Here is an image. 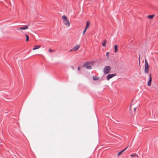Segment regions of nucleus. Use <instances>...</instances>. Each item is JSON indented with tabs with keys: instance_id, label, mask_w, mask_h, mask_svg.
<instances>
[{
	"instance_id": "f257e3e1",
	"label": "nucleus",
	"mask_w": 158,
	"mask_h": 158,
	"mask_svg": "<svg viewBox=\"0 0 158 158\" xmlns=\"http://www.w3.org/2000/svg\"><path fill=\"white\" fill-rule=\"evenodd\" d=\"M62 19L63 20L64 23L68 27L70 26V23L67 19V17L65 15H63L62 18Z\"/></svg>"
},
{
	"instance_id": "f03ea898",
	"label": "nucleus",
	"mask_w": 158,
	"mask_h": 158,
	"mask_svg": "<svg viewBox=\"0 0 158 158\" xmlns=\"http://www.w3.org/2000/svg\"><path fill=\"white\" fill-rule=\"evenodd\" d=\"M111 70L110 67L109 66H106L103 69V72L105 74L109 73Z\"/></svg>"
},
{
	"instance_id": "7ed1b4c3",
	"label": "nucleus",
	"mask_w": 158,
	"mask_h": 158,
	"mask_svg": "<svg viewBox=\"0 0 158 158\" xmlns=\"http://www.w3.org/2000/svg\"><path fill=\"white\" fill-rule=\"evenodd\" d=\"M149 66L146 60H145V69L144 72L145 73H148L149 70Z\"/></svg>"
},
{
	"instance_id": "20e7f679",
	"label": "nucleus",
	"mask_w": 158,
	"mask_h": 158,
	"mask_svg": "<svg viewBox=\"0 0 158 158\" xmlns=\"http://www.w3.org/2000/svg\"><path fill=\"white\" fill-rule=\"evenodd\" d=\"M89 61L86 62L84 64V67H85L87 69H92V67L90 65H89Z\"/></svg>"
},
{
	"instance_id": "39448f33",
	"label": "nucleus",
	"mask_w": 158,
	"mask_h": 158,
	"mask_svg": "<svg viewBox=\"0 0 158 158\" xmlns=\"http://www.w3.org/2000/svg\"><path fill=\"white\" fill-rule=\"evenodd\" d=\"M116 75V73L112 74H108L106 78L107 80H109L113 77H114Z\"/></svg>"
},
{
	"instance_id": "423d86ee",
	"label": "nucleus",
	"mask_w": 158,
	"mask_h": 158,
	"mask_svg": "<svg viewBox=\"0 0 158 158\" xmlns=\"http://www.w3.org/2000/svg\"><path fill=\"white\" fill-rule=\"evenodd\" d=\"M80 47L79 45H77L75 46L72 49L70 50L69 52L75 51L77 50Z\"/></svg>"
},
{
	"instance_id": "0eeeda50",
	"label": "nucleus",
	"mask_w": 158,
	"mask_h": 158,
	"mask_svg": "<svg viewBox=\"0 0 158 158\" xmlns=\"http://www.w3.org/2000/svg\"><path fill=\"white\" fill-rule=\"evenodd\" d=\"M151 74H150L149 75V80L148 83V86H150L151 85V82L152 81V78L151 77Z\"/></svg>"
},
{
	"instance_id": "6e6552de",
	"label": "nucleus",
	"mask_w": 158,
	"mask_h": 158,
	"mask_svg": "<svg viewBox=\"0 0 158 158\" xmlns=\"http://www.w3.org/2000/svg\"><path fill=\"white\" fill-rule=\"evenodd\" d=\"M128 147V146H127L122 151L120 152H118L117 154V156L118 157L119 155H120L123 152H124L126 149H127Z\"/></svg>"
},
{
	"instance_id": "1a4fd4ad",
	"label": "nucleus",
	"mask_w": 158,
	"mask_h": 158,
	"mask_svg": "<svg viewBox=\"0 0 158 158\" xmlns=\"http://www.w3.org/2000/svg\"><path fill=\"white\" fill-rule=\"evenodd\" d=\"M28 28V26L27 25H26V26H24V27H20L19 28V29L20 30H25L26 29H27Z\"/></svg>"
},
{
	"instance_id": "9d476101",
	"label": "nucleus",
	"mask_w": 158,
	"mask_h": 158,
	"mask_svg": "<svg viewBox=\"0 0 158 158\" xmlns=\"http://www.w3.org/2000/svg\"><path fill=\"white\" fill-rule=\"evenodd\" d=\"M107 41L104 40H103V41L102 42V45L103 46L105 47L106 46V44L107 43Z\"/></svg>"
},
{
	"instance_id": "9b49d317",
	"label": "nucleus",
	"mask_w": 158,
	"mask_h": 158,
	"mask_svg": "<svg viewBox=\"0 0 158 158\" xmlns=\"http://www.w3.org/2000/svg\"><path fill=\"white\" fill-rule=\"evenodd\" d=\"M41 47V46L40 45H35L33 48V50H34L35 49H38L40 48Z\"/></svg>"
},
{
	"instance_id": "f8f14e48",
	"label": "nucleus",
	"mask_w": 158,
	"mask_h": 158,
	"mask_svg": "<svg viewBox=\"0 0 158 158\" xmlns=\"http://www.w3.org/2000/svg\"><path fill=\"white\" fill-rule=\"evenodd\" d=\"M90 25V23L89 21H87L86 22V26L85 27V28L86 29H87V28L89 27Z\"/></svg>"
},
{
	"instance_id": "ddd939ff",
	"label": "nucleus",
	"mask_w": 158,
	"mask_h": 158,
	"mask_svg": "<svg viewBox=\"0 0 158 158\" xmlns=\"http://www.w3.org/2000/svg\"><path fill=\"white\" fill-rule=\"evenodd\" d=\"M131 157H135L137 158L139 157L138 155L135 153L133 155H131Z\"/></svg>"
},
{
	"instance_id": "4468645a",
	"label": "nucleus",
	"mask_w": 158,
	"mask_h": 158,
	"mask_svg": "<svg viewBox=\"0 0 158 158\" xmlns=\"http://www.w3.org/2000/svg\"><path fill=\"white\" fill-rule=\"evenodd\" d=\"M93 79L95 81L98 80L99 79V77L94 76L93 77Z\"/></svg>"
},
{
	"instance_id": "2eb2a0df",
	"label": "nucleus",
	"mask_w": 158,
	"mask_h": 158,
	"mask_svg": "<svg viewBox=\"0 0 158 158\" xmlns=\"http://www.w3.org/2000/svg\"><path fill=\"white\" fill-rule=\"evenodd\" d=\"M115 49V52H116L118 51V46L117 45H115L114 47Z\"/></svg>"
},
{
	"instance_id": "dca6fc26",
	"label": "nucleus",
	"mask_w": 158,
	"mask_h": 158,
	"mask_svg": "<svg viewBox=\"0 0 158 158\" xmlns=\"http://www.w3.org/2000/svg\"><path fill=\"white\" fill-rule=\"evenodd\" d=\"M154 15H149L148 16V18H149V19H152L154 17Z\"/></svg>"
},
{
	"instance_id": "f3484780",
	"label": "nucleus",
	"mask_w": 158,
	"mask_h": 158,
	"mask_svg": "<svg viewBox=\"0 0 158 158\" xmlns=\"http://www.w3.org/2000/svg\"><path fill=\"white\" fill-rule=\"evenodd\" d=\"M25 35L26 37V41H28V40H29V37L28 35H27V34H25Z\"/></svg>"
},
{
	"instance_id": "a211bd4d",
	"label": "nucleus",
	"mask_w": 158,
	"mask_h": 158,
	"mask_svg": "<svg viewBox=\"0 0 158 158\" xmlns=\"http://www.w3.org/2000/svg\"><path fill=\"white\" fill-rule=\"evenodd\" d=\"M87 30V29H86V28H85L84 30V31H83V35H84L85 33V32Z\"/></svg>"
},
{
	"instance_id": "6ab92c4d",
	"label": "nucleus",
	"mask_w": 158,
	"mask_h": 158,
	"mask_svg": "<svg viewBox=\"0 0 158 158\" xmlns=\"http://www.w3.org/2000/svg\"><path fill=\"white\" fill-rule=\"evenodd\" d=\"M54 51V50H52L51 49H49V51H48V52H53Z\"/></svg>"
},
{
	"instance_id": "aec40b11",
	"label": "nucleus",
	"mask_w": 158,
	"mask_h": 158,
	"mask_svg": "<svg viewBox=\"0 0 158 158\" xmlns=\"http://www.w3.org/2000/svg\"><path fill=\"white\" fill-rule=\"evenodd\" d=\"M109 54H110V53L109 52H107L106 53V56H109Z\"/></svg>"
},
{
	"instance_id": "412c9836",
	"label": "nucleus",
	"mask_w": 158,
	"mask_h": 158,
	"mask_svg": "<svg viewBox=\"0 0 158 158\" xmlns=\"http://www.w3.org/2000/svg\"><path fill=\"white\" fill-rule=\"evenodd\" d=\"M136 110V107H135L134 109V111H135Z\"/></svg>"
},
{
	"instance_id": "4be33fe9",
	"label": "nucleus",
	"mask_w": 158,
	"mask_h": 158,
	"mask_svg": "<svg viewBox=\"0 0 158 158\" xmlns=\"http://www.w3.org/2000/svg\"><path fill=\"white\" fill-rule=\"evenodd\" d=\"M78 69V70H80V67H78V69Z\"/></svg>"
},
{
	"instance_id": "5701e85b",
	"label": "nucleus",
	"mask_w": 158,
	"mask_h": 158,
	"mask_svg": "<svg viewBox=\"0 0 158 158\" xmlns=\"http://www.w3.org/2000/svg\"><path fill=\"white\" fill-rule=\"evenodd\" d=\"M131 106L130 107V108H129V109L130 110L131 109Z\"/></svg>"
},
{
	"instance_id": "b1692460",
	"label": "nucleus",
	"mask_w": 158,
	"mask_h": 158,
	"mask_svg": "<svg viewBox=\"0 0 158 158\" xmlns=\"http://www.w3.org/2000/svg\"><path fill=\"white\" fill-rule=\"evenodd\" d=\"M72 68H73V69H74V68H73V67L72 66Z\"/></svg>"
}]
</instances>
